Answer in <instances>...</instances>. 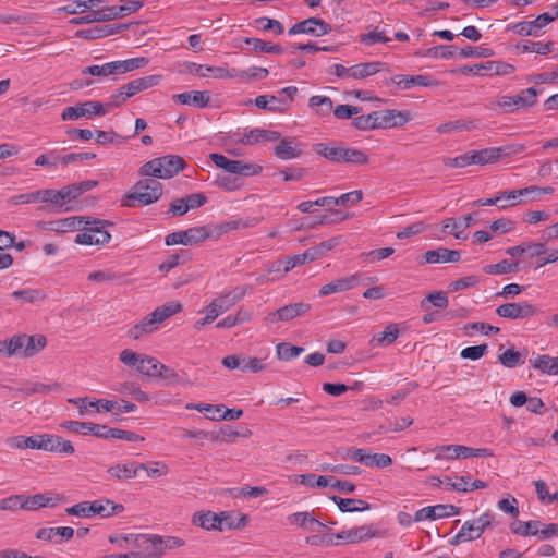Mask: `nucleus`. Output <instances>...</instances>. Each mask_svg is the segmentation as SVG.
<instances>
[{
    "label": "nucleus",
    "mask_w": 558,
    "mask_h": 558,
    "mask_svg": "<svg viewBox=\"0 0 558 558\" xmlns=\"http://www.w3.org/2000/svg\"><path fill=\"white\" fill-rule=\"evenodd\" d=\"M47 344V340L41 335L36 336H27V340L25 341L23 356L31 357L43 350Z\"/></svg>",
    "instance_id": "nucleus-49"
},
{
    "label": "nucleus",
    "mask_w": 558,
    "mask_h": 558,
    "mask_svg": "<svg viewBox=\"0 0 558 558\" xmlns=\"http://www.w3.org/2000/svg\"><path fill=\"white\" fill-rule=\"evenodd\" d=\"M105 435H106V437L104 439L112 438V439H121V440H125V441H138V440L144 439L143 437H141L138 434H136L134 432L119 429V428H112L109 426H106Z\"/></svg>",
    "instance_id": "nucleus-58"
},
{
    "label": "nucleus",
    "mask_w": 558,
    "mask_h": 558,
    "mask_svg": "<svg viewBox=\"0 0 558 558\" xmlns=\"http://www.w3.org/2000/svg\"><path fill=\"white\" fill-rule=\"evenodd\" d=\"M160 75H148L144 77H140L129 82L128 84L122 85L125 90V97H133L134 95L144 92L150 87L156 86L160 82Z\"/></svg>",
    "instance_id": "nucleus-25"
},
{
    "label": "nucleus",
    "mask_w": 558,
    "mask_h": 558,
    "mask_svg": "<svg viewBox=\"0 0 558 558\" xmlns=\"http://www.w3.org/2000/svg\"><path fill=\"white\" fill-rule=\"evenodd\" d=\"M157 534H129L123 539L126 544L138 549L144 558H161L162 554L159 550Z\"/></svg>",
    "instance_id": "nucleus-10"
},
{
    "label": "nucleus",
    "mask_w": 558,
    "mask_h": 558,
    "mask_svg": "<svg viewBox=\"0 0 558 558\" xmlns=\"http://www.w3.org/2000/svg\"><path fill=\"white\" fill-rule=\"evenodd\" d=\"M425 262L428 264L437 263H457L461 258L459 251L449 250L446 247H438L436 250L427 251L424 254Z\"/></svg>",
    "instance_id": "nucleus-26"
},
{
    "label": "nucleus",
    "mask_w": 558,
    "mask_h": 558,
    "mask_svg": "<svg viewBox=\"0 0 558 558\" xmlns=\"http://www.w3.org/2000/svg\"><path fill=\"white\" fill-rule=\"evenodd\" d=\"M274 154L281 160H290L300 157L302 150L293 138H282L275 147Z\"/></svg>",
    "instance_id": "nucleus-36"
},
{
    "label": "nucleus",
    "mask_w": 558,
    "mask_h": 558,
    "mask_svg": "<svg viewBox=\"0 0 558 558\" xmlns=\"http://www.w3.org/2000/svg\"><path fill=\"white\" fill-rule=\"evenodd\" d=\"M376 535V531L371 525L356 526L350 530H343L333 534L337 541L347 544H353L362 541L369 539Z\"/></svg>",
    "instance_id": "nucleus-19"
},
{
    "label": "nucleus",
    "mask_w": 558,
    "mask_h": 558,
    "mask_svg": "<svg viewBox=\"0 0 558 558\" xmlns=\"http://www.w3.org/2000/svg\"><path fill=\"white\" fill-rule=\"evenodd\" d=\"M161 196L162 184L153 177L140 180L126 195L128 199L136 202L142 206L156 203Z\"/></svg>",
    "instance_id": "nucleus-4"
},
{
    "label": "nucleus",
    "mask_w": 558,
    "mask_h": 558,
    "mask_svg": "<svg viewBox=\"0 0 558 558\" xmlns=\"http://www.w3.org/2000/svg\"><path fill=\"white\" fill-rule=\"evenodd\" d=\"M140 469H146L144 463L116 464L108 469V474L117 480H130L137 475Z\"/></svg>",
    "instance_id": "nucleus-35"
},
{
    "label": "nucleus",
    "mask_w": 558,
    "mask_h": 558,
    "mask_svg": "<svg viewBox=\"0 0 558 558\" xmlns=\"http://www.w3.org/2000/svg\"><path fill=\"white\" fill-rule=\"evenodd\" d=\"M368 161L369 158L365 151L343 145L339 163L362 166L367 165Z\"/></svg>",
    "instance_id": "nucleus-38"
},
{
    "label": "nucleus",
    "mask_w": 558,
    "mask_h": 558,
    "mask_svg": "<svg viewBox=\"0 0 558 558\" xmlns=\"http://www.w3.org/2000/svg\"><path fill=\"white\" fill-rule=\"evenodd\" d=\"M330 499L341 512H362L371 509V505L362 499L342 498L336 495L331 496Z\"/></svg>",
    "instance_id": "nucleus-34"
},
{
    "label": "nucleus",
    "mask_w": 558,
    "mask_h": 558,
    "mask_svg": "<svg viewBox=\"0 0 558 558\" xmlns=\"http://www.w3.org/2000/svg\"><path fill=\"white\" fill-rule=\"evenodd\" d=\"M121 393L131 395L138 402H147L150 400L149 395L143 391L136 384L134 383H124L120 385V388L117 389Z\"/></svg>",
    "instance_id": "nucleus-60"
},
{
    "label": "nucleus",
    "mask_w": 558,
    "mask_h": 558,
    "mask_svg": "<svg viewBox=\"0 0 558 558\" xmlns=\"http://www.w3.org/2000/svg\"><path fill=\"white\" fill-rule=\"evenodd\" d=\"M128 136H122L114 131H96V142L98 144H123L128 141Z\"/></svg>",
    "instance_id": "nucleus-61"
},
{
    "label": "nucleus",
    "mask_w": 558,
    "mask_h": 558,
    "mask_svg": "<svg viewBox=\"0 0 558 558\" xmlns=\"http://www.w3.org/2000/svg\"><path fill=\"white\" fill-rule=\"evenodd\" d=\"M287 520L289 524L295 525L308 532H317L320 527L326 526L313 515V512L308 511L292 513L288 515Z\"/></svg>",
    "instance_id": "nucleus-22"
},
{
    "label": "nucleus",
    "mask_w": 558,
    "mask_h": 558,
    "mask_svg": "<svg viewBox=\"0 0 558 558\" xmlns=\"http://www.w3.org/2000/svg\"><path fill=\"white\" fill-rule=\"evenodd\" d=\"M522 263H523V260L511 262L508 259H502L497 264L486 265L483 268V270L485 274H488V275H502V274L517 272L520 269H524L526 267L532 266V264L521 266Z\"/></svg>",
    "instance_id": "nucleus-30"
},
{
    "label": "nucleus",
    "mask_w": 558,
    "mask_h": 558,
    "mask_svg": "<svg viewBox=\"0 0 558 558\" xmlns=\"http://www.w3.org/2000/svg\"><path fill=\"white\" fill-rule=\"evenodd\" d=\"M359 282L357 276L352 275L347 278L336 279L325 286H323L319 290V294L325 296L337 292H342L354 288Z\"/></svg>",
    "instance_id": "nucleus-31"
},
{
    "label": "nucleus",
    "mask_w": 558,
    "mask_h": 558,
    "mask_svg": "<svg viewBox=\"0 0 558 558\" xmlns=\"http://www.w3.org/2000/svg\"><path fill=\"white\" fill-rule=\"evenodd\" d=\"M190 259V254L185 250H180L179 253L169 255L160 265L159 270L162 272H168L171 269L175 268L178 265L185 263Z\"/></svg>",
    "instance_id": "nucleus-54"
},
{
    "label": "nucleus",
    "mask_w": 558,
    "mask_h": 558,
    "mask_svg": "<svg viewBox=\"0 0 558 558\" xmlns=\"http://www.w3.org/2000/svg\"><path fill=\"white\" fill-rule=\"evenodd\" d=\"M331 29V25L324 20L318 17H308L295 23L292 27L289 28L288 34L290 36L298 34H308L315 37H320L329 34Z\"/></svg>",
    "instance_id": "nucleus-14"
},
{
    "label": "nucleus",
    "mask_w": 558,
    "mask_h": 558,
    "mask_svg": "<svg viewBox=\"0 0 558 558\" xmlns=\"http://www.w3.org/2000/svg\"><path fill=\"white\" fill-rule=\"evenodd\" d=\"M207 307L209 310V313H213L214 316L218 317L219 315L231 308L232 305L229 302L228 296L221 294L217 299L213 300Z\"/></svg>",
    "instance_id": "nucleus-64"
},
{
    "label": "nucleus",
    "mask_w": 558,
    "mask_h": 558,
    "mask_svg": "<svg viewBox=\"0 0 558 558\" xmlns=\"http://www.w3.org/2000/svg\"><path fill=\"white\" fill-rule=\"evenodd\" d=\"M102 0H87L81 1L75 0L63 8V10L69 14H78L83 13L86 9H92L101 3Z\"/></svg>",
    "instance_id": "nucleus-63"
},
{
    "label": "nucleus",
    "mask_w": 558,
    "mask_h": 558,
    "mask_svg": "<svg viewBox=\"0 0 558 558\" xmlns=\"http://www.w3.org/2000/svg\"><path fill=\"white\" fill-rule=\"evenodd\" d=\"M210 239L209 229L207 226L192 227L186 230H181L168 234L165 243L171 245H196L205 240Z\"/></svg>",
    "instance_id": "nucleus-9"
},
{
    "label": "nucleus",
    "mask_w": 558,
    "mask_h": 558,
    "mask_svg": "<svg viewBox=\"0 0 558 558\" xmlns=\"http://www.w3.org/2000/svg\"><path fill=\"white\" fill-rule=\"evenodd\" d=\"M160 324L153 317V312L145 316L138 324L133 326L129 331L128 336L132 339H140L144 335L154 332L159 328Z\"/></svg>",
    "instance_id": "nucleus-33"
},
{
    "label": "nucleus",
    "mask_w": 558,
    "mask_h": 558,
    "mask_svg": "<svg viewBox=\"0 0 558 558\" xmlns=\"http://www.w3.org/2000/svg\"><path fill=\"white\" fill-rule=\"evenodd\" d=\"M322 472H331V473H339L344 475H352V474H359L360 468L355 465H348V464H330V463H324L318 469Z\"/></svg>",
    "instance_id": "nucleus-62"
},
{
    "label": "nucleus",
    "mask_w": 558,
    "mask_h": 558,
    "mask_svg": "<svg viewBox=\"0 0 558 558\" xmlns=\"http://www.w3.org/2000/svg\"><path fill=\"white\" fill-rule=\"evenodd\" d=\"M399 336V329L396 324L387 326L386 330L373 336L371 344L373 347H387L392 344Z\"/></svg>",
    "instance_id": "nucleus-42"
},
{
    "label": "nucleus",
    "mask_w": 558,
    "mask_h": 558,
    "mask_svg": "<svg viewBox=\"0 0 558 558\" xmlns=\"http://www.w3.org/2000/svg\"><path fill=\"white\" fill-rule=\"evenodd\" d=\"M85 218V216H73L56 221H38L37 228L40 230L54 232L74 231L81 228Z\"/></svg>",
    "instance_id": "nucleus-18"
},
{
    "label": "nucleus",
    "mask_w": 558,
    "mask_h": 558,
    "mask_svg": "<svg viewBox=\"0 0 558 558\" xmlns=\"http://www.w3.org/2000/svg\"><path fill=\"white\" fill-rule=\"evenodd\" d=\"M108 110L105 104L97 100L78 102L75 106L65 107L61 113L63 121L77 120L80 118H94L107 114Z\"/></svg>",
    "instance_id": "nucleus-8"
},
{
    "label": "nucleus",
    "mask_w": 558,
    "mask_h": 558,
    "mask_svg": "<svg viewBox=\"0 0 558 558\" xmlns=\"http://www.w3.org/2000/svg\"><path fill=\"white\" fill-rule=\"evenodd\" d=\"M244 43L252 46V49L255 52H265L272 54H281L283 53V49L278 44H272L270 41H265L259 38H245Z\"/></svg>",
    "instance_id": "nucleus-45"
},
{
    "label": "nucleus",
    "mask_w": 558,
    "mask_h": 558,
    "mask_svg": "<svg viewBox=\"0 0 558 558\" xmlns=\"http://www.w3.org/2000/svg\"><path fill=\"white\" fill-rule=\"evenodd\" d=\"M390 82L401 89H410L414 86L428 87L435 85L427 75H395L390 78Z\"/></svg>",
    "instance_id": "nucleus-29"
},
{
    "label": "nucleus",
    "mask_w": 558,
    "mask_h": 558,
    "mask_svg": "<svg viewBox=\"0 0 558 558\" xmlns=\"http://www.w3.org/2000/svg\"><path fill=\"white\" fill-rule=\"evenodd\" d=\"M311 310V304L305 302H298L284 305L274 312L268 313L264 320L268 324H276L279 322H290L293 318L303 316Z\"/></svg>",
    "instance_id": "nucleus-13"
},
{
    "label": "nucleus",
    "mask_w": 558,
    "mask_h": 558,
    "mask_svg": "<svg viewBox=\"0 0 558 558\" xmlns=\"http://www.w3.org/2000/svg\"><path fill=\"white\" fill-rule=\"evenodd\" d=\"M304 349L302 347L293 345L289 342H281L277 344L276 353L279 360L290 361L298 357Z\"/></svg>",
    "instance_id": "nucleus-55"
},
{
    "label": "nucleus",
    "mask_w": 558,
    "mask_h": 558,
    "mask_svg": "<svg viewBox=\"0 0 558 558\" xmlns=\"http://www.w3.org/2000/svg\"><path fill=\"white\" fill-rule=\"evenodd\" d=\"M59 500L60 498H56V500H53L52 497H48L44 494H36L27 498L24 497V501L21 504V509L37 510L48 506L53 507Z\"/></svg>",
    "instance_id": "nucleus-41"
},
{
    "label": "nucleus",
    "mask_w": 558,
    "mask_h": 558,
    "mask_svg": "<svg viewBox=\"0 0 558 558\" xmlns=\"http://www.w3.org/2000/svg\"><path fill=\"white\" fill-rule=\"evenodd\" d=\"M537 95H538L537 89L534 87H530V88L521 90L520 94L513 96L515 106H517V110L520 108H527V107H532L533 105H535Z\"/></svg>",
    "instance_id": "nucleus-57"
},
{
    "label": "nucleus",
    "mask_w": 558,
    "mask_h": 558,
    "mask_svg": "<svg viewBox=\"0 0 558 558\" xmlns=\"http://www.w3.org/2000/svg\"><path fill=\"white\" fill-rule=\"evenodd\" d=\"M555 21V16L551 13L545 12L539 14L533 21H522L513 23L507 26V31H512L520 36H541L542 29L549 23Z\"/></svg>",
    "instance_id": "nucleus-12"
},
{
    "label": "nucleus",
    "mask_w": 558,
    "mask_h": 558,
    "mask_svg": "<svg viewBox=\"0 0 558 558\" xmlns=\"http://www.w3.org/2000/svg\"><path fill=\"white\" fill-rule=\"evenodd\" d=\"M172 99L174 102L180 105H190L196 108H205L208 106L210 96L208 92L191 90L175 94L172 96Z\"/></svg>",
    "instance_id": "nucleus-24"
},
{
    "label": "nucleus",
    "mask_w": 558,
    "mask_h": 558,
    "mask_svg": "<svg viewBox=\"0 0 558 558\" xmlns=\"http://www.w3.org/2000/svg\"><path fill=\"white\" fill-rule=\"evenodd\" d=\"M11 295L14 299L22 300L23 302L31 303V304L44 301L46 298V294L44 293V291L39 290V289L16 290V291L12 292Z\"/></svg>",
    "instance_id": "nucleus-51"
},
{
    "label": "nucleus",
    "mask_w": 558,
    "mask_h": 558,
    "mask_svg": "<svg viewBox=\"0 0 558 558\" xmlns=\"http://www.w3.org/2000/svg\"><path fill=\"white\" fill-rule=\"evenodd\" d=\"M106 426L107 425L80 421H64L60 424L61 428L68 429L72 433L82 435H93L101 439L106 437Z\"/></svg>",
    "instance_id": "nucleus-17"
},
{
    "label": "nucleus",
    "mask_w": 558,
    "mask_h": 558,
    "mask_svg": "<svg viewBox=\"0 0 558 558\" xmlns=\"http://www.w3.org/2000/svg\"><path fill=\"white\" fill-rule=\"evenodd\" d=\"M36 202L51 203L58 213L72 210L73 207H64L61 190L44 189L35 191Z\"/></svg>",
    "instance_id": "nucleus-32"
},
{
    "label": "nucleus",
    "mask_w": 558,
    "mask_h": 558,
    "mask_svg": "<svg viewBox=\"0 0 558 558\" xmlns=\"http://www.w3.org/2000/svg\"><path fill=\"white\" fill-rule=\"evenodd\" d=\"M541 526H543V523L538 520L518 521L510 524V530L512 533L521 536H535L538 535Z\"/></svg>",
    "instance_id": "nucleus-43"
},
{
    "label": "nucleus",
    "mask_w": 558,
    "mask_h": 558,
    "mask_svg": "<svg viewBox=\"0 0 558 558\" xmlns=\"http://www.w3.org/2000/svg\"><path fill=\"white\" fill-rule=\"evenodd\" d=\"M209 157L216 167L223 169L230 174L252 177L259 174L263 170L262 166L257 163L245 162L243 160H232L217 153L210 154Z\"/></svg>",
    "instance_id": "nucleus-6"
},
{
    "label": "nucleus",
    "mask_w": 558,
    "mask_h": 558,
    "mask_svg": "<svg viewBox=\"0 0 558 558\" xmlns=\"http://www.w3.org/2000/svg\"><path fill=\"white\" fill-rule=\"evenodd\" d=\"M497 194H498V197H500V202L501 201H510L511 202L510 204H500V205H498V208L506 209V208H508L510 206H514L517 204H520L522 202L520 199V197L529 196L530 195V190H529V186H527V187L520 189V190L501 191V192H498Z\"/></svg>",
    "instance_id": "nucleus-48"
},
{
    "label": "nucleus",
    "mask_w": 558,
    "mask_h": 558,
    "mask_svg": "<svg viewBox=\"0 0 558 558\" xmlns=\"http://www.w3.org/2000/svg\"><path fill=\"white\" fill-rule=\"evenodd\" d=\"M92 75L98 77H107L110 75H117V64L116 61L104 63L101 65L95 64L86 66L82 70V75Z\"/></svg>",
    "instance_id": "nucleus-46"
},
{
    "label": "nucleus",
    "mask_w": 558,
    "mask_h": 558,
    "mask_svg": "<svg viewBox=\"0 0 558 558\" xmlns=\"http://www.w3.org/2000/svg\"><path fill=\"white\" fill-rule=\"evenodd\" d=\"M74 536V529L70 526L41 527L36 532V538L52 543L68 542Z\"/></svg>",
    "instance_id": "nucleus-21"
},
{
    "label": "nucleus",
    "mask_w": 558,
    "mask_h": 558,
    "mask_svg": "<svg viewBox=\"0 0 558 558\" xmlns=\"http://www.w3.org/2000/svg\"><path fill=\"white\" fill-rule=\"evenodd\" d=\"M228 519H231L229 512L198 511L193 514L192 523L207 531H222L223 521Z\"/></svg>",
    "instance_id": "nucleus-16"
},
{
    "label": "nucleus",
    "mask_w": 558,
    "mask_h": 558,
    "mask_svg": "<svg viewBox=\"0 0 558 558\" xmlns=\"http://www.w3.org/2000/svg\"><path fill=\"white\" fill-rule=\"evenodd\" d=\"M343 145H337L336 142L318 143L314 145V151L328 159L331 162L339 163Z\"/></svg>",
    "instance_id": "nucleus-39"
},
{
    "label": "nucleus",
    "mask_w": 558,
    "mask_h": 558,
    "mask_svg": "<svg viewBox=\"0 0 558 558\" xmlns=\"http://www.w3.org/2000/svg\"><path fill=\"white\" fill-rule=\"evenodd\" d=\"M494 515L489 512H486L476 519L465 521L460 531L449 539V544L457 546L461 543L480 538L485 530L492 525Z\"/></svg>",
    "instance_id": "nucleus-5"
},
{
    "label": "nucleus",
    "mask_w": 558,
    "mask_h": 558,
    "mask_svg": "<svg viewBox=\"0 0 558 558\" xmlns=\"http://www.w3.org/2000/svg\"><path fill=\"white\" fill-rule=\"evenodd\" d=\"M281 133L274 130L253 129L243 134L235 133L231 136L232 141L242 145H255L262 142H275L280 140Z\"/></svg>",
    "instance_id": "nucleus-15"
},
{
    "label": "nucleus",
    "mask_w": 558,
    "mask_h": 558,
    "mask_svg": "<svg viewBox=\"0 0 558 558\" xmlns=\"http://www.w3.org/2000/svg\"><path fill=\"white\" fill-rule=\"evenodd\" d=\"M474 223L475 219L473 218V214L463 216L460 221H457L454 218H448L444 221L441 231L452 233L458 240H466L468 233L465 232V229Z\"/></svg>",
    "instance_id": "nucleus-20"
},
{
    "label": "nucleus",
    "mask_w": 558,
    "mask_h": 558,
    "mask_svg": "<svg viewBox=\"0 0 558 558\" xmlns=\"http://www.w3.org/2000/svg\"><path fill=\"white\" fill-rule=\"evenodd\" d=\"M308 106L320 116H327L332 111V100L327 96H312Z\"/></svg>",
    "instance_id": "nucleus-56"
},
{
    "label": "nucleus",
    "mask_w": 558,
    "mask_h": 558,
    "mask_svg": "<svg viewBox=\"0 0 558 558\" xmlns=\"http://www.w3.org/2000/svg\"><path fill=\"white\" fill-rule=\"evenodd\" d=\"M383 66L384 63L379 61L360 63L350 68L342 64H333L328 72L340 78L361 80L380 72Z\"/></svg>",
    "instance_id": "nucleus-7"
},
{
    "label": "nucleus",
    "mask_w": 558,
    "mask_h": 558,
    "mask_svg": "<svg viewBox=\"0 0 558 558\" xmlns=\"http://www.w3.org/2000/svg\"><path fill=\"white\" fill-rule=\"evenodd\" d=\"M524 150L522 144H510L500 147H489L481 150H470L454 158H444V163L450 168H464L471 165L485 166L498 161L501 157H509Z\"/></svg>",
    "instance_id": "nucleus-1"
},
{
    "label": "nucleus",
    "mask_w": 558,
    "mask_h": 558,
    "mask_svg": "<svg viewBox=\"0 0 558 558\" xmlns=\"http://www.w3.org/2000/svg\"><path fill=\"white\" fill-rule=\"evenodd\" d=\"M43 450L63 454H73L75 451L71 441L51 434H44Z\"/></svg>",
    "instance_id": "nucleus-23"
},
{
    "label": "nucleus",
    "mask_w": 558,
    "mask_h": 558,
    "mask_svg": "<svg viewBox=\"0 0 558 558\" xmlns=\"http://www.w3.org/2000/svg\"><path fill=\"white\" fill-rule=\"evenodd\" d=\"M186 167L184 159L177 155H166L145 162L140 168L143 177L156 179H170Z\"/></svg>",
    "instance_id": "nucleus-2"
},
{
    "label": "nucleus",
    "mask_w": 558,
    "mask_h": 558,
    "mask_svg": "<svg viewBox=\"0 0 558 558\" xmlns=\"http://www.w3.org/2000/svg\"><path fill=\"white\" fill-rule=\"evenodd\" d=\"M251 226H252V223H250L248 221H244L242 219H236V220L226 221L220 225H209L207 227L209 229L210 239L217 240L225 233H228L230 231L238 230L241 228H248Z\"/></svg>",
    "instance_id": "nucleus-37"
},
{
    "label": "nucleus",
    "mask_w": 558,
    "mask_h": 558,
    "mask_svg": "<svg viewBox=\"0 0 558 558\" xmlns=\"http://www.w3.org/2000/svg\"><path fill=\"white\" fill-rule=\"evenodd\" d=\"M436 460H457L466 459V446L463 445H442L436 446L433 450Z\"/></svg>",
    "instance_id": "nucleus-28"
},
{
    "label": "nucleus",
    "mask_w": 558,
    "mask_h": 558,
    "mask_svg": "<svg viewBox=\"0 0 558 558\" xmlns=\"http://www.w3.org/2000/svg\"><path fill=\"white\" fill-rule=\"evenodd\" d=\"M340 243V238H331L326 241L320 242L319 244L312 246L304 251V257L307 258L308 262H313L327 252L333 250Z\"/></svg>",
    "instance_id": "nucleus-40"
},
{
    "label": "nucleus",
    "mask_w": 558,
    "mask_h": 558,
    "mask_svg": "<svg viewBox=\"0 0 558 558\" xmlns=\"http://www.w3.org/2000/svg\"><path fill=\"white\" fill-rule=\"evenodd\" d=\"M118 74H124L133 70L142 69L148 64V59L144 57L131 58L116 61Z\"/></svg>",
    "instance_id": "nucleus-52"
},
{
    "label": "nucleus",
    "mask_w": 558,
    "mask_h": 558,
    "mask_svg": "<svg viewBox=\"0 0 558 558\" xmlns=\"http://www.w3.org/2000/svg\"><path fill=\"white\" fill-rule=\"evenodd\" d=\"M182 311V305L178 302H169L161 306H158L153 311V317H155L159 324L163 323L166 319L171 317L172 315L180 313Z\"/></svg>",
    "instance_id": "nucleus-50"
},
{
    "label": "nucleus",
    "mask_w": 558,
    "mask_h": 558,
    "mask_svg": "<svg viewBox=\"0 0 558 558\" xmlns=\"http://www.w3.org/2000/svg\"><path fill=\"white\" fill-rule=\"evenodd\" d=\"M553 41H547L545 44L543 43H536L531 40H523L520 44L517 45V48L522 52H536L542 56L548 54L553 50Z\"/></svg>",
    "instance_id": "nucleus-47"
},
{
    "label": "nucleus",
    "mask_w": 558,
    "mask_h": 558,
    "mask_svg": "<svg viewBox=\"0 0 558 558\" xmlns=\"http://www.w3.org/2000/svg\"><path fill=\"white\" fill-rule=\"evenodd\" d=\"M539 313L541 310L527 301L505 303L496 308V314L499 317L512 320L526 319Z\"/></svg>",
    "instance_id": "nucleus-11"
},
{
    "label": "nucleus",
    "mask_w": 558,
    "mask_h": 558,
    "mask_svg": "<svg viewBox=\"0 0 558 558\" xmlns=\"http://www.w3.org/2000/svg\"><path fill=\"white\" fill-rule=\"evenodd\" d=\"M449 304L448 296L446 292L444 291H435L428 293L422 301H421V308L423 311L428 312L432 306L438 307V308H446Z\"/></svg>",
    "instance_id": "nucleus-44"
},
{
    "label": "nucleus",
    "mask_w": 558,
    "mask_h": 558,
    "mask_svg": "<svg viewBox=\"0 0 558 558\" xmlns=\"http://www.w3.org/2000/svg\"><path fill=\"white\" fill-rule=\"evenodd\" d=\"M456 49L457 47L453 45H440L428 48L424 52L416 54L429 58L451 59L454 56Z\"/></svg>",
    "instance_id": "nucleus-53"
},
{
    "label": "nucleus",
    "mask_w": 558,
    "mask_h": 558,
    "mask_svg": "<svg viewBox=\"0 0 558 558\" xmlns=\"http://www.w3.org/2000/svg\"><path fill=\"white\" fill-rule=\"evenodd\" d=\"M379 114L381 129L402 126L410 120L408 111L387 109L380 110Z\"/></svg>",
    "instance_id": "nucleus-27"
},
{
    "label": "nucleus",
    "mask_w": 558,
    "mask_h": 558,
    "mask_svg": "<svg viewBox=\"0 0 558 558\" xmlns=\"http://www.w3.org/2000/svg\"><path fill=\"white\" fill-rule=\"evenodd\" d=\"M498 361L505 367L514 368L518 365H521L524 363V356L520 352H518L513 349H509V350H506L504 353H501L498 356Z\"/></svg>",
    "instance_id": "nucleus-59"
},
{
    "label": "nucleus",
    "mask_w": 558,
    "mask_h": 558,
    "mask_svg": "<svg viewBox=\"0 0 558 558\" xmlns=\"http://www.w3.org/2000/svg\"><path fill=\"white\" fill-rule=\"evenodd\" d=\"M85 217L80 228L82 232L76 234L74 242L81 245L107 244L111 235L105 228L110 223L106 220L95 219L88 216Z\"/></svg>",
    "instance_id": "nucleus-3"
}]
</instances>
